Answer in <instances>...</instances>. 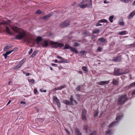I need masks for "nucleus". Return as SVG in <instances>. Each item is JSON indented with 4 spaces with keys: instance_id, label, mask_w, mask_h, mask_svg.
Here are the masks:
<instances>
[{
    "instance_id": "nucleus-3",
    "label": "nucleus",
    "mask_w": 135,
    "mask_h": 135,
    "mask_svg": "<svg viewBox=\"0 0 135 135\" xmlns=\"http://www.w3.org/2000/svg\"><path fill=\"white\" fill-rule=\"evenodd\" d=\"M50 43L52 46V47L55 48L60 47V48L64 46V44L63 43H59L57 42H54L52 41H50Z\"/></svg>"
},
{
    "instance_id": "nucleus-18",
    "label": "nucleus",
    "mask_w": 135,
    "mask_h": 135,
    "mask_svg": "<svg viewBox=\"0 0 135 135\" xmlns=\"http://www.w3.org/2000/svg\"><path fill=\"white\" fill-rule=\"evenodd\" d=\"M72 47L70 45L68 44H66L65 45V46L64 48V49H70V50Z\"/></svg>"
},
{
    "instance_id": "nucleus-41",
    "label": "nucleus",
    "mask_w": 135,
    "mask_h": 135,
    "mask_svg": "<svg viewBox=\"0 0 135 135\" xmlns=\"http://www.w3.org/2000/svg\"><path fill=\"white\" fill-rule=\"evenodd\" d=\"M82 69L84 71H88V70L87 67L86 66H83L82 68Z\"/></svg>"
},
{
    "instance_id": "nucleus-57",
    "label": "nucleus",
    "mask_w": 135,
    "mask_h": 135,
    "mask_svg": "<svg viewBox=\"0 0 135 135\" xmlns=\"http://www.w3.org/2000/svg\"><path fill=\"white\" fill-rule=\"evenodd\" d=\"M2 55L4 56L5 59H7V55L5 53L3 54Z\"/></svg>"
},
{
    "instance_id": "nucleus-59",
    "label": "nucleus",
    "mask_w": 135,
    "mask_h": 135,
    "mask_svg": "<svg viewBox=\"0 0 135 135\" xmlns=\"http://www.w3.org/2000/svg\"><path fill=\"white\" fill-rule=\"evenodd\" d=\"M51 65L52 66L55 67H57V64L54 63H52Z\"/></svg>"
},
{
    "instance_id": "nucleus-33",
    "label": "nucleus",
    "mask_w": 135,
    "mask_h": 135,
    "mask_svg": "<svg viewBox=\"0 0 135 135\" xmlns=\"http://www.w3.org/2000/svg\"><path fill=\"white\" fill-rule=\"evenodd\" d=\"M25 60L24 59H22L20 62V63H19V64L21 66L22 65H23V63L25 61Z\"/></svg>"
},
{
    "instance_id": "nucleus-43",
    "label": "nucleus",
    "mask_w": 135,
    "mask_h": 135,
    "mask_svg": "<svg viewBox=\"0 0 135 135\" xmlns=\"http://www.w3.org/2000/svg\"><path fill=\"white\" fill-rule=\"evenodd\" d=\"M66 86L65 85H64L61 86L59 87V89H60V90H61L63 88H64L66 87Z\"/></svg>"
},
{
    "instance_id": "nucleus-26",
    "label": "nucleus",
    "mask_w": 135,
    "mask_h": 135,
    "mask_svg": "<svg viewBox=\"0 0 135 135\" xmlns=\"http://www.w3.org/2000/svg\"><path fill=\"white\" fill-rule=\"evenodd\" d=\"M63 103L64 104H66L67 105H71L72 104H71V103H70V102L69 101L67 100H64Z\"/></svg>"
},
{
    "instance_id": "nucleus-25",
    "label": "nucleus",
    "mask_w": 135,
    "mask_h": 135,
    "mask_svg": "<svg viewBox=\"0 0 135 135\" xmlns=\"http://www.w3.org/2000/svg\"><path fill=\"white\" fill-rule=\"evenodd\" d=\"M75 131L78 135H82L81 133H80L79 130L77 128H75Z\"/></svg>"
},
{
    "instance_id": "nucleus-61",
    "label": "nucleus",
    "mask_w": 135,
    "mask_h": 135,
    "mask_svg": "<svg viewBox=\"0 0 135 135\" xmlns=\"http://www.w3.org/2000/svg\"><path fill=\"white\" fill-rule=\"evenodd\" d=\"M104 19H102L99 20L98 22L99 23L104 22Z\"/></svg>"
},
{
    "instance_id": "nucleus-56",
    "label": "nucleus",
    "mask_w": 135,
    "mask_h": 135,
    "mask_svg": "<svg viewBox=\"0 0 135 135\" xmlns=\"http://www.w3.org/2000/svg\"><path fill=\"white\" fill-rule=\"evenodd\" d=\"M65 131L66 132H67V133L68 134H70V132L68 131V130L66 128H65Z\"/></svg>"
},
{
    "instance_id": "nucleus-27",
    "label": "nucleus",
    "mask_w": 135,
    "mask_h": 135,
    "mask_svg": "<svg viewBox=\"0 0 135 135\" xmlns=\"http://www.w3.org/2000/svg\"><path fill=\"white\" fill-rule=\"evenodd\" d=\"M113 132L111 129H109L106 132V133L109 135H111Z\"/></svg>"
},
{
    "instance_id": "nucleus-31",
    "label": "nucleus",
    "mask_w": 135,
    "mask_h": 135,
    "mask_svg": "<svg viewBox=\"0 0 135 135\" xmlns=\"http://www.w3.org/2000/svg\"><path fill=\"white\" fill-rule=\"evenodd\" d=\"M126 33L127 32L126 31H123L119 32V34L121 35H126Z\"/></svg>"
},
{
    "instance_id": "nucleus-50",
    "label": "nucleus",
    "mask_w": 135,
    "mask_h": 135,
    "mask_svg": "<svg viewBox=\"0 0 135 135\" xmlns=\"http://www.w3.org/2000/svg\"><path fill=\"white\" fill-rule=\"evenodd\" d=\"M76 90L78 91H79L80 90V85H78L76 88Z\"/></svg>"
},
{
    "instance_id": "nucleus-45",
    "label": "nucleus",
    "mask_w": 135,
    "mask_h": 135,
    "mask_svg": "<svg viewBox=\"0 0 135 135\" xmlns=\"http://www.w3.org/2000/svg\"><path fill=\"white\" fill-rule=\"evenodd\" d=\"M42 13V12L40 10H38L36 11V14H39Z\"/></svg>"
},
{
    "instance_id": "nucleus-47",
    "label": "nucleus",
    "mask_w": 135,
    "mask_h": 135,
    "mask_svg": "<svg viewBox=\"0 0 135 135\" xmlns=\"http://www.w3.org/2000/svg\"><path fill=\"white\" fill-rule=\"evenodd\" d=\"M34 93L35 94L37 95L38 94V91H37V89H35L34 90Z\"/></svg>"
},
{
    "instance_id": "nucleus-54",
    "label": "nucleus",
    "mask_w": 135,
    "mask_h": 135,
    "mask_svg": "<svg viewBox=\"0 0 135 135\" xmlns=\"http://www.w3.org/2000/svg\"><path fill=\"white\" fill-rule=\"evenodd\" d=\"M27 36V35L23 39V40H24V41H27V38H26L25 37H26V36Z\"/></svg>"
},
{
    "instance_id": "nucleus-22",
    "label": "nucleus",
    "mask_w": 135,
    "mask_h": 135,
    "mask_svg": "<svg viewBox=\"0 0 135 135\" xmlns=\"http://www.w3.org/2000/svg\"><path fill=\"white\" fill-rule=\"evenodd\" d=\"M70 51L72 52L75 54H78V51L75 48H73V47L71 48Z\"/></svg>"
},
{
    "instance_id": "nucleus-9",
    "label": "nucleus",
    "mask_w": 135,
    "mask_h": 135,
    "mask_svg": "<svg viewBox=\"0 0 135 135\" xmlns=\"http://www.w3.org/2000/svg\"><path fill=\"white\" fill-rule=\"evenodd\" d=\"M53 100L57 103L58 106L60 107V103L59 100H58L57 97L55 96H54L53 97Z\"/></svg>"
},
{
    "instance_id": "nucleus-19",
    "label": "nucleus",
    "mask_w": 135,
    "mask_h": 135,
    "mask_svg": "<svg viewBox=\"0 0 135 135\" xmlns=\"http://www.w3.org/2000/svg\"><path fill=\"white\" fill-rule=\"evenodd\" d=\"M6 32L8 33L9 34L12 35V32H11L10 31V29L8 27V26H6Z\"/></svg>"
},
{
    "instance_id": "nucleus-28",
    "label": "nucleus",
    "mask_w": 135,
    "mask_h": 135,
    "mask_svg": "<svg viewBox=\"0 0 135 135\" xmlns=\"http://www.w3.org/2000/svg\"><path fill=\"white\" fill-rule=\"evenodd\" d=\"M38 52V51L36 50L32 54V55L30 57H31L33 58L35 56L36 54H37V52Z\"/></svg>"
},
{
    "instance_id": "nucleus-23",
    "label": "nucleus",
    "mask_w": 135,
    "mask_h": 135,
    "mask_svg": "<svg viewBox=\"0 0 135 135\" xmlns=\"http://www.w3.org/2000/svg\"><path fill=\"white\" fill-rule=\"evenodd\" d=\"M112 82V84L114 85H117L119 83V81L118 80L114 79H113Z\"/></svg>"
},
{
    "instance_id": "nucleus-1",
    "label": "nucleus",
    "mask_w": 135,
    "mask_h": 135,
    "mask_svg": "<svg viewBox=\"0 0 135 135\" xmlns=\"http://www.w3.org/2000/svg\"><path fill=\"white\" fill-rule=\"evenodd\" d=\"M12 28L14 31L18 33V34L15 36V39L16 40L22 39L27 35L26 31L23 29H21L19 31L20 28H18L16 26Z\"/></svg>"
},
{
    "instance_id": "nucleus-62",
    "label": "nucleus",
    "mask_w": 135,
    "mask_h": 135,
    "mask_svg": "<svg viewBox=\"0 0 135 135\" xmlns=\"http://www.w3.org/2000/svg\"><path fill=\"white\" fill-rule=\"evenodd\" d=\"M102 25L99 23H98L96 24V26H101Z\"/></svg>"
},
{
    "instance_id": "nucleus-36",
    "label": "nucleus",
    "mask_w": 135,
    "mask_h": 135,
    "mask_svg": "<svg viewBox=\"0 0 135 135\" xmlns=\"http://www.w3.org/2000/svg\"><path fill=\"white\" fill-rule=\"evenodd\" d=\"M88 127L87 125H85L83 126V129L86 131L88 129Z\"/></svg>"
},
{
    "instance_id": "nucleus-53",
    "label": "nucleus",
    "mask_w": 135,
    "mask_h": 135,
    "mask_svg": "<svg viewBox=\"0 0 135 135\" xmlns=\"http://www.w3.org/2000/svg\"><path fill=\"white\" fill-rule=\"evenodd\" d=\"M32 52H33V49H32V48H31V49L28 52L29 54V55H30L32 53Z\"/></svg>"
},
{
    "instance_id": "nucleus-8",
    "label": "nucleus",
    "mask_w": 135,
    "mask_h": 135,
    "mask_svg": "<svg viewBox=\"0 0 135 135\" xmlns=\"http://www.w3.org/2000/svg\"><path fill=\"white\" fill-rule=\"evenodd\" d=\"M121 56H117L116 57H114L112 61L114 62H120L121 60Z\"/></svg>"
},
{
    "instance_id": "nucleus-15",
    "label": "nucleus",
    "mask_w": 135,
    "mask_h": 135,
    "mask_svg": "<svg viewBox=\"0 0 135 135\" xmlns=\"http://www.w3.org/2000/svg\"><path fill=\"white\" fill-rule=\"evenodd\" d=\"M98 41H99V42H105L106 43L107 42V41L106 39L104 38L103 37H101L98 38Z\"/></svg>"
},
{
    "instance_id": "nucleus-37",
    "label": "nucleus",
    "mask_w": 135,
    "mask_h": 135,
    "mask_svg": "<svg viewBox=\"0 0 135 135\" xmlns=\"http://www.w3.org/2000/svg\"><path fill=\"white\" fill-rule=\"evenodd\" d=\"M79 6L81 8H84L87 6V4H81Z\"/></svg>"
},
{
    "instance_id": "nucleus-48",
    "label": "nucleus",
    "mask_w": 135,
    "mask_h": 135,
    "mask_svg": "<svg viewBox=\"0 0 135 135\" xmlns=\"http://www.w3.org/2000/svg\"><path fill=\"white\" fill-rule=\"evenodd\" d=\"M120 1L123 2L125 3H128L129 0H120Z\"/></svg>"
},
{
    "instance_id": "nucleus-35",
    "label": "nucleus",
    "mask_w": 135,
    "mask_h": 135,
    "mask_svg": "<svg viewBox=\"0 0 135 135\" xmlns=\"http://www.w3.org/2000/svg\"><path fill=\"white\" fill-rule=\"evenodd\" d=\"M114 16L112 15L110 16L109 18V21L111 23L113 22V19L114 18Z\"/></svg>"
},
{
    "instance_id": "nucleus-49",
    "label": "nucleus",
    "mask_w": 135,
    "mask_h": 135,
    "mask_svg": "<svg viewBox=\"0 0 135 135\" xmlns=\"http://www.w3.org/2000/svg\"><path fill=\"white\" fill-rule=\"evenodd\" d=\"M80 52L83 55L86 52L85 51H80Z\"/></svg>"
},
{
    "instance_id": "nucleus-51",
    "label": "nucleus",
    "mask_w": 135,
    "mask_h": 135,
    "mask_svg": "<svg viewBox=\"0 0 135 135\" xmlns=\"http://www.w3.org/2000/svg\"><path fill=\"white\" fill-rule=\"evenodd\" d=\"M86 0H83V1L81 2V4H85Z\"/></svg>"
},
{
    "instance_id": "nucleus-60",
    "label": "nucleus",
    "mask_w": 135,
    "mask_h": 135,
    "mask_svg": "<svg viewBox=\"0 0 135 135\" xmlns=\"http://www.w3.org/2000/svg\"><path fill=\"white\" fill-rule=\"evenodd\" d=\"M102 49V48L101 47H99L98 49V50L99 51H100Z\"/></svg>"
},
{
    "instance_id": "nucleus-44",
    "label": "nucleus",
    "mask_w": 135,
    "mask_h": 135,
    "mask_svg": "<svg viewBox=\"0 0 135 135\" xmlns=\"http://www.w3.org/2000/svg\"><path fill=\"white\" fill-rule=\"evenodd\" d=\"M96 133V132L95 131H93L91 132L90 135H95Z\"/></svg>"
},
{
    "instance_id": "nucleus-20",
    "label": "nucleus",
    "mask_w": 135,
    "mask_h": 135,
    "mask_svg": "<svg viewBox=\"0 0 135 135\" xmlns=\"http://www.w3.org/2000/svg\"><path fill=\"white\" fill-rule=\"evenodd\" d=\"M135 86V84L134 82L131 83L128 86H127L126 87L128 89H129L131 88L134 87Z\"/></svg>"
},
{
    "instance_id": "nucleus-38",
    "label": "nucleus",
    "mask_w": 135,
    "mask_h": 135,
    "mask_svg": "<svg viewBox=\"0 0 135 135\" xmlns=\"http://www.w3.org/2000/svg\"><path fill=\"white\" fill-rule=\"evenodd\" d=\"M74 100L73 99V98L72 96H71L70 99V103H71V104H72L71 105H73V101H74Z\"/></svg>"
},
{
    "instance_id": "nucleus-24",
    "label": "nucleus",
    "mask_w": 135,
    "mask_h": 135,
    "mask_svg": "<svg viewBox=\"0 0 135 135\" xmlns=\"http://www.w3.org/2000/svg\"><path fill=\"white\" fill-rule=\"evenodd\" d=\"M99 113V110L98 109H97L95 110L94 113V114H93L94 117H97Z\"/></svg>"
},
{
    "instance_id": "nucleus-14",
    "label": "nucleus",
    "mask_w": 135,
    "mask_h": 135,
    "mask_svg": "<svg viewBox=\"0 0 135 135\" xmlns=\"http://www.w3.org/2000/svg\"><path fill=\"white\" fill-rule=\"evenodd\" d=\"M85 4H87V6H92V1L91 0H86Z\"/></svg>"
},
{
    "instance_id": "nucleus-32",
    "label": "nucleus",
    "mask_w": 135,
    "mask_h": 135,
    "mask_svg": "<svg viewBox=\"0 0 135 135\" xmlns=\"http://www.w3.org/2000/svg\"><path fill=\"white\" fill-rule=\"evenodd\" d=\"M21 66L18 64L17 65V66L14 67L13 68V70H17L21 67Z\"/></svg>"
},
{
    "instance_id": "nucleus-2",
    "label": "nucleus",
    "mask_w": 135,
    "mask_h": 135,
    "mask_svg": "<svg viewBox=\"0 0 135 135\" xmlns=\"http://www.w3.org/2000/svg\"><path fill=\"white\" fill-rule=\"evenodd\" d=\"M127 97V95L126 94L123 95L119 97L117 101L118 104L121 106L127 102L128 100L131 99V98H128Z\"/></svg>"
},
{
    "instance_id": "nucleus-63",
    "label": "nucleus",
    "mask_w": 135,
    "mask_h": 135,
    "mask_svg": "<svg viewBox=\"0 0 135 135\" xmlns=\"http://www.w3.org/2000/svg\"><path fill=\"white\" fill-rule=\"evenodd\" d=\"M40 91L41 92H43L44 93H45L46 92V91L45 90H43L42 89H40Z\"/></svg>"
},
{
    "instance_id": "nucleus-34",
    "label": "nucleus",
    "mask_w": 135,
    "mask_h": 135,
    "mask_svg": "<svg viewBox=\"0 0 135 135\" xmlns=\"http://www.w3.org/2000/svg\"><path fill=\"white\" fill-rule=\"evenodd\" d=\"M100 32L99 30L98 29H96L93 31V34L97 33Z\"/></svg>"
},
{
    "instance_id": "nucleus-5",
    "label": "nucleus",
    "mask_w": 135,
    "mask_h": 135,
    "mask_svg": "<svg viewBox=\"0 0 135 135\" xmlns=\"http://www.w3.org/2000/svg\"><path fill=\"white\" fill-rule=\"evenodd\" d=\"M87 113V111L86 109L84 108L82 109L81 113V118L84 120H86V115Z\"/></svg>"
},
{
    "instance_id": "nucleus-17",
    "label": "nucleus",
    "mask_w": 135,
    "mask_h": 135,
    "mask_svg": "<svg viewBox=\"0 0 135 135\" xmlns=\"http://www.w3.org/2000/svg\"><path fill=\"white\" fill-rule=\"evenodd\" d=\"M117 123H118V122L117 121H115L111 123L109 126L108 129L110 128L113 127L115 124Z\"/></svg>"
},
{
    "instance_id": "nucleus-6",
    "label": "nucleus",
    "mask_w": 135,
    "mask_h": 135,
    "mask_svg": "<svg viewBox=\"0 0 135 135\" xmlns=\"http://www.w3.org/2000/svg\"><path fill=\"white\" fill-rule=\"evenodd\" d=\"M120 69H115L114 70V74L115 76L120 75L126 74V73L123 72L121 73L119 72Z\"/></svg>"
},
{
    "instance_id": "nucleus-39",
    "label": "nucleus",
    "mask_w": 135,
    "mask_h": 135,
    "mask_svg": "<svg viewBox=\"0 0 135 135\" xmlns=\"http://www.w3.org/2000/svg\"><path fill=\"white\" fill-rule=\"evenodd\" d=\"M11 23V21L10 20H8L3 22L4 24H9Z\"/></svg>"
},
{
    "instance_id": "nucleus-46",
    "label": "nucleus",
    "mask_w": 135,
    "mask_h": 135,
    "mask_svg": "<svg viewBox=\"0 0 135 135\" xmlns=\"http://www.w3.org/2000/svg\"><path fill=\"white\" fill-rule=\"evenodd\" d=\"M74 45L75 46H80V44L79 43L77 42H75L74 43Z\"/></svg>"
},
{
    "instance_id": "nucleus-16",
    "label": "nucleus",
    "mask_w": 135,
    "mask_h": 135,
    "mask_svg": "<svg viewBox=\"0 0 135 135\" xmlns=\"http://www.w3.org/2000/svg\"><path fill=\"white\" fill-rule=\"evenodd\" d=\"M62 60L59 61V63H67L69 61L68 59H66L62 58Z\"/></svg>"
},
{
    "instance_id": "nucleus-13",
    "label": "nucleus",
    "mask_w": 135,
    "mask_h": 135,
    "mask_svg": "<svg viewBox=\"0 0 135 135\" xmlns=\"http://www.w3.org/2000/svg\"><path fill=\"white\" fill-rule=\"evenodd\" d=\"M135 15V10L131 13H130L128 17V19H129L132 18Z\"/></svg>"
},
{
    "instance_id": "nucleus-11",
    "label": "nucleus",
    "mask_w": 135,
    "mask_h": 135,
    "mask_svg": "<svg viewBox=\"0 0 135 135\" xmlns=\"http://www.w3.org/2000/svg\"><path fill=\"white\" fill-rule=\"evenodd\" d=\"M43 39L42 37L40 36H38L36 40V43L38 44H39L40 42Z\"/></svg>"
},
{
    "instance_id": "nucleus-12",
    "label": "nucleus",
    "mask_w": 135,
    "mask_h": 135,
    "mask_svg": "<svg viewBox=\"0 0 135 135\" xmlns=\"http://www.w3.org/2000/svg\"><path fill=\"white\" fill-rule=\"evenodd\" d=\"M53 14V13H51L49 14H47L44 16L43 17V18L45 20H46L47 18H48L50 17Z\"/></svg>"
},
{
    "instance_id": "nucleus-10",
    "label": "nucleus",
    "mask_w": 135,
    "mask_h": 135,
    "mask_svg": "<svg viewBox=\"0 0 135 135\" xmlns=\"http://www.w3.org/2000/svg\"><path fill=\"white\" fill-rule=\"evenodd\" d=\"M123 116V115L122 114H118L117 115L116 117L115 118L116 121H117L118 123L120 120L122 118Z\"/></svg>"
},
{
    "instance_id": "nucleus-21",
    "label": "nucleus",
    "mask_w": 135,
    "mask_h": 135,
    "mask_svg": "<svg viewBox=\"0 0 135 135\" xmlns=\"http://www.w3.org/2000/svg\"><path fill=\"white\" fill-rule=\"evenodd\" d=\"M109 83V82L108 81H101L98 84L100 85H102L107 84Z\"/></svg>"
},
{
    "instance_id": "nucleus-4",
    "label": "nucleus",
    "mask_w": 135,
    "mask_h": 135,
    "mask_svg": "<svg viewBox=\"0 0 135 135\" xmlns=\"http://www.w3.org/2000/svg\"><path fill=\"white\" fill-rule=\"evenodd\" d=\"M70 21L69 20H65L63 22H61L60 25V27L61 28L66 27L70 25Z\"/></svg>"
},
{
    "instance_id": "nucleus-42",
    "label": "nucleus",
    "mask_w": 135,
    "mask_h": 135,
    "mask_svg": "<svg viewBox=\"0 0 135 135\" xmlns=\"http://www.w3.org/2000/svg\"><path fill=\"white\" fill-rule=\"evenodd\" d=\"M28 81L29 82L32 83H34L35 82V80L33 79H28Z\"/></svg>"
},
{
    "instance_id": "nucleus-58",
    "label": "nucleus",
    "mask_w": 135,
    "mask_h": 135,
    "mask_svg": "<svg viewBox=\"0 0 135 135\" xmlns=\"http://www.w3.org/2000/svg\"><path fill=\"white\" fill-rule=\"evenodd\" d=\"M119 24L121 26H123L124 25V23L123 22H119Z\"/></svg>"
},
{
    "instance_id": "nucleus-64",
    "label": "nucleus",
    "mask_w": 135,
    "mask_h": 135,
    "mask_svg": "<svg viewBox=\"0 0 135 135\" xmlns=\"http://www.w3.org/2000/svg\"><path fill=\"white\" fill-rule=\"evenodd\" d=\"M135 94V89L134 90L132 93V95H133Z\"/></svg>"
},
{
    "instance_id": "nucleus-40",
    "label": "nucleus",
    "mask_w": 135,
    "mask_h": 135,
    "mask_svg": "<svg viewBox=\"0 0 135 135\" xmlns=\"http://www.w3.org/2000/svg\"><path fill=\"white\" fill-rule=\"evenodd\" d=\"M14 51V50L13 49V50H12L11 51H7L6 52V53H5L7 55H9L10 54H11V53H12V52L13 51Z\"/></svg>"
},
{
    "instance_id": "nucleus-52",
    "label": "nucleus",
    "mask_w": 135,
    "mask_h": 135,
    "mask_svg": "<svg viewBox=\"0 0 135 135\" xmlns=\"http://www.w3.org/2000/svg\"><path fill=\"white\" fill-rule=\"evenodd\" d=\"M76 97L78 100L80 99V95L79 94H76Z\"/></svg>"
},
{
    "instance_id": "nucleus-29",
    "label": "nucleus",
    "mask_w": 135,
    "mask_h": 135,
    "mask_svg": "<svg viewBox=\"0 0 135 135\" xmlns=\"http://www.w3.org/2000/svg\"><path fill=\"white\" fill-rule=\"evenodd\" d=\"M11 46L9 45H8L6 46L4 48L3 50L4 51H6L7 50L10 48Z\"/></svg>"
},
{
    "instance_id": "nucleus-30",
    "label": "nucleus",
    "mask_w": 135,
    "mask_h": 135,
    "mask_svg": "<svg viewBox=\"0 0 135 135\" xmlns=\"http://www.w3.org/2000/svg\"><path fill=\"white\" fill-rule=\"evenodd\" d=\"M128 46L129 48H132L135 47V42L131 44L128 45Z\"/></svg>"
},
{
    "instance_id": "nucleus-55",
    "label": "nucleus",
    "mask_w": 135,
    "mask_h": 135,
    "mask_svg": "<svg viewBox=\"0 0 135 135\" xmlns=\"http://www.w3.org/2000/svg\"><path fill=\"white\" fill-rule=\"evenodd\" d=\"M83 34L84 35H88V32L86 31H85L83 33Z\"/></svg>"
},
{
    "instance_id": "nucleus-7",
    "label": "nucleus",
    "mask_w": 135,
    "mask_h": 135,
    "mask_svg": "<svg viewBox=\"0 0 135 135\" xmlns=\"http://www.w3.org/2000/svg\"><path fill=\"white\" fill-rule=\"evenodd\" d=\"M49 41L47 40H44L40 44L43 47H47L49 45Z\"/></svg>"
}]
</instances>
